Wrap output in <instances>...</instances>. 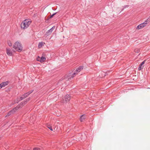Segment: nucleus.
Instances as JSON below:
<instances>
[{
  "instance_id": "obj_1",
  "label": "nucleus",
  "mask_w": 150,
  "mask_h": 150,
  "mask_svg": "<svg viewBox=\"0 0 150 150\" xmlns=\"http://www.w3.org/2000/svg\"><path fill=\"white\" fill-rule=\"evenodd\" d=\"M30 100V98H27L25 100L20 103L19 105H18L15 108L12 110H11L10 112L8 114V115L9 116L11 115V113H13L15 112L20 107L22 106L23 105H25Z\"/></svg>"
},
{
  "instance_id": "obj_2",
  "label": "nucleus",
  "mask_w": 150,
  "mask_h": 150,
  "mask_svg": "<svg viewBox=\"0 0 150 150\" xmlns=\"http://www.w3.org/2000/svg\"><path fill=\"white\" fill-rule=\"evenodd\" d=\"M13 47L16 51L19 52L23 50V47L21 43L18 41H16L14 43Z\"/></svg>"
},
{
  "instance_id": "obj_3",
  "label": "nucleus",
  "mask_w": 150,
  "mask_h": 150,
  "mask_svg": "<svg viewBox=\"0 0 150 150\" xmlns=\"http://www.w3.org/2000/svg\"><path fill=\"white\" fill-rule=\"evenodd\" d=\"M31 21L28 20H24L21 24V26L22 29H25L28 28L30 24Z\"/></svg>"
},
{
  "instance_id": "obj_4",
  "label": "nucleus",
  "mask_w": 150,
  "mask_h": 150,
  "mask_svg": "<svg viewBox=\"0 0 150 150\" xmlns=\"http://www.w3.org/2000/svg\"><path fill=\"white\" fill-rule=\"evenodd\" d=\"M83 66H79L76 69L73 74L69 76V77H68V79H71L74 76V75L77 74L79 72H80L83 69Z\"/></svg>"
},
{
  "instance_id": "obj_5",
  "label": "nucleus",
  "mask_w": 150,
  "mask_h": 150,
  "mask_svg": "<svg viewBox=\"0 0 150 150\" xmlns=\"http://www.w3.org/2000/svg\"><path fill=\"white\" fill-rule=\"evenodd\" d=\"M70 99V96L68 95H66L63 98L64 102L67 103L69 101Z\"/></svg>"
},
{
  "instance_id": "obj_6",
  "label": "nucleus",
  "mask_w": 150,
  "mask_h": 150,
  "mask_svg": "<svg viewBox=\"0 0 150 150\" xmlns=\"http://www.w3.org/2000/svg\"><path fill=\"white\" fill-rule=\"evenodd\" d=\"M36 59L38 61L42 62L45 60L46 59L45 57H37Z\"/></svg>"
},
{
  "instance_id": "obj_7",
  "label": "nucleus",
  "mask_w": 150,
  "mask_h": 150,
  "mask_svg": "<svg viewBox=\"0 0 150 150\" xmlns=\"http://www.w3.org/2000/svg\"><path fill=\"white\" fill-rule=\"evenodd\" d=\"M147 24V23H143L139 25L137 27V28L138 29H139L142 28H143L145 27Z\"/></svg>"
},
{
  "instance_id": "obj_8",
  "label": "nucleus",
  "mask_w": 150,
  "mask_h": 150,
  "mask_svg": "<svg viewBox=\"0 0 150 150\" xmlns=\"http://www.w3.org/2000/svg\"><path fill=\"white\" fill-rule=\"evenodd\" d=\"M55 26H54L53 27H52L51 28H50V30H48L46 32V35H47V36H48L52 32V31L53 30Z\"/></svg>"
},
{
  "instance_id": "obj_9",
  "label": "nucleus",
  "mask_w": 150,
  "mask_h": 150,
  "mask_svg": "<svg viewBox=\"0 0 150 150\" xmlns=\"http://www.w3.org/2000/svg\"><path fill=\"white\" fill-rule=\"evenodd\" d=\"M146 60H144L143 61L142 63L139 65V67L138 68V70H140L142 69H143L144 67V66L143 65L145 63Z\"/></svg>"
},
{
  "instance_id": "obj_10",
  "label": "nucleus",
  "mask_w": 150,
  "mask_h": 150,
  "mask_svg": "<svg viewBox=\"0 0 150 150\" xmlns=\"http://www.w3.org/2000/svg\"><path fill=\"white\" fill-rule=\"evenodd\" d=\"M6 53L8 55L12 56V52L11 50L7 49L6 50Z\"/></svg>"
},
{
  "instance_id": "obj_11",
  "label": "nucleus",
  "mask_w": 150,
  "mask_h": 150,
  "mask_svg": "<svg viewBox=\"0 0 150 150\" xmlns=\"http://www.w3.org/2000/svg\"><path fill=\"white\" fill-rule=\"evenodd\" d=\"M9 83V82L8 81L4 82L1 83L2 88L6 86Z\"/></svg>"
},
{
  "instance_id": "obj_12",
  "label": "nucleus",
  "mask_w": 150,
  "mask_h": 150,
  "mask_svg": "<svg viewBox=\"0 0 150 150\" xmlns=\"http://www.w3.org/2000/svg\"><path fill=\"white\" fill-rule=\"evenodd\" d=\"M33 91H32L24 94L23 95V96L24 97L23 98H25L28 97V95H29L30 94L33 92Z\"/></svg>"
},
{
  "instance_id": "obj_13",
  "label": "nucleus",
  "mask_w": 150,
  "mask_h": 150,
  "mask_svg": "<svg viewBox=\"0 0 150 150\" xmlns=\"http://www.w3.org/2000/svg\"><path fill=\"white\" fill-rule=\"evenodd\" d=\"M86 117V116L84 115H82L80 117V120L81 122L84 121Z\"/></svg>"
},
{
  "instance_id": "obj_14",
  "label": "nucleus",
  "mask_w": 150,
  "mask_h": 150,
  "mask_svg": "<svg viewBox=\"0 0 150 150\" xmlns=\"http://www.w3.org/2000/svg\"><path fill=\"white\" fill-rule=\"evenodd\" d=\"M23 95L21 96L19 98H17L16 100H15V102H14V103H18V101L22 100L24 98H23Z\"/></svg>"
},
{
  "instance_id": "obj_15",
  "label": "nucleus",
  "mask_w": 150,
  "mask_h": 150,
  "mask_svg": "<svg viewBox=\"0 0 150 150\" xmlns=\"http://www.w3.org/2000/svg\"><path fill=\"white\" fill-rule=\"evenodd\" d=\"M45 44V43L42 42H40L38 45V47L39 48H41L43 45Z\"/></svg>"
},
{
  "instance_id": "obj_16",
  "label": "nucleus",
  "mask_w": 150,
  "mask_h": 150,
  "mask_svg": "<svg viewBox=\"0 0 150 150\" xmlns=\"http://www.w3.org/2000/svg\"><path fill=\"white\" fill-rule=\"evenodd\" d=\"M140 50L138 49H136L134 50V51L135 53H139L140 52Z\"/></svg>"
},
{
  "instance_id": "obj_17",
  "label": "nucleus",
  "mask_w": 150,
  "mask_h": 150,
  "mask_svg": "<svg viewBox=\"0 0 150 150\" xmlns=\"http://www.w3.org/2000/svg\"><path fill=\"white\" fill-rule=\"evenodd\" d=\"M8 45L10 46L11 47L12 46V44L10 41H8L7 42Z\"/></svg>"
},
{
  "instance_id": "obj_18",
  "label": "nucleus",
  "mask_w": 150,
  "mask_h": 150,
  "mask_svg": "<svg viewBox=\"0 0 150 150\" xmlns=\"http://www.w3.org/2000/svg\"><path fill=\"white\" fill-rule=\"evenodd\" d=\"M47 127H48V128L50 129L51 131H53V129H52V127L50 125H47Z\"/></svg>"
},
{
  "instance_id": "obj_19",
  "label": "nucleus",
  "mask_w": 150,
  "mask_h": 150,
  "mask_svg": "<svg viewBox=\"0 0 150 150\" xmlns=\"http://www.w3.org/2000/svg\"><path fill=\"white\" fill-rule=\"evenodd\" d=\"M150 21V18H148L144 23H147Z\"/></svg>"
},
{
  "instance_id": "obj_20",
  "label": "nucleus",
  "mask_w": 150,
  "mask_h": 150,
  "mask_svg": "<svg viewBox=\"0 0 150 150\" xmlns=\"http://www.w3.org/2000/svg\"><path fill=\"white\" fill-rule=\"evenodd\" d=\"M150 21V18H148L144 23H147Z\"/></svg>"
},
{
  "instance_id": "obj_21",
  "label": "nucleus",
  "mask_w": 150,
  "mask_h": 150,
  "mask_svg": "<svg viewBox=\"0 0 150 150\" xmlns=\"http://www.w3.org/2000/svg\"><path fill=\"white\" fill-rule=\"evenodd\" d=\"M57 13H53V14H52V15H51L50 16V18H52V17H53L54 15H55Z\"/></svg>"
},
{
  "instance_id": "obj_22",
  "label": "nucleus",
  "mask_w": 150,
  "mask_h": 150,
  "mask_svg": "<svg viewBox=\"0 0 150 150\" xmlns=\"http://www.w3.org/2000/svg\"><path fill=\"white\" fill-rule=\"evenodd\" d=\"M33 150H40V149L38 148H35L33 149Z\"/></svg>"
},
{
  "instance_id": "obj_23",
  "label": "nucleus",
  "mask_w": 150,
  "mask_h": 150,
  "mask_svg": "<svg viewBox=\"0 0 150 150\" xmlns=\"http://www.w3.org/2000/svg\"><path fill=\"white\" fill-rule=\"evenodd\" d=\"M48 55V54H46L45 53H43V54L42 55V56H47Z\"/></svg>"
},
{
  "instance_id": "obj_24",
  "label": "nucleus",
  "mask_w": 150,
  "mask_h": 150,
  "mask_svg": "<svg viewBox=\"0 0 150 150\" xmlns=\"http://www.w3.org/2000/svg\"><path fill=\"white\" fill-rule=\"evenodd\" d=\"M128 7V5H126L124 6V8H126V7Z\"/></svg>"
},
{
  "instance_id": "obj_25",
  "label": "nucleus",
  "mask_w": 150,
  "mask_h": 150,
  "mask_svg": "<svg viewBox=\"0 0 150 150\" xmlns=\"http://www.w3.org/2000/svg\"><path fill=\"white\" fill-rule=\"evenodd\" d=\"M2 88L1 84H0V89H1Z\"/></svg>"
},
{
  "instance_id": "obj_26",
  "label": "nucleus",
  "mask_w": 150,
  "mask_h": 150,
  "mask_svg": "<svg viewBox=\"0 0 150 150\" xmlns=\"http://www.w3.org/2000/svg\"><path fill=\"white\" fill-rule=\"evenodd\" d=\"M140 54H139L138 55V56H139V55H140Z\"/></svg>"
},
{
  "instance_id": "obj_27",
  "label": "nucleus",
  "mask_w": 150,
  "mask_h": 150,
  "mask_svg": "<svg viewBox=\"0 0 150 150\" xmlns=\"http://www.w3.org/2000/svg\"><path fill=\"white\" fill-rule=\"evenodd\" d=\"M149 18H150V16L149 17Z\"/></svg>"
}]
</instances>
